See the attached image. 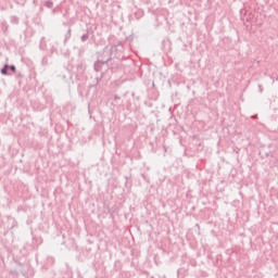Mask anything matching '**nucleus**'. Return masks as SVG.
I'll return each mask as SVG.
<instances>
[{
	"label": "nucleus",
	"mask_w": 278,
	"mask_h": 278,
	"mask_svg": "<svg viewBox=\"0 0 278 278\" xmlns=\"http://www.w3.org/2000/svg\"><path fill=\"white\" fill-rule=\"evenodd\" d=\"M2 75H7L8 74V67H4L2 71H1Z\"/></svg>",
	"instance_id": "1"
},
{
	"label": "nucleus",
	"mask_w": 278,
	"mask_h": 278,
	"mask_svg": "<svg viewBox=\"0 0 278 278\" xmlns=\"http://www.w3.org/2000/svg\"><path fill=\"white\" fill-rule=\"evenodd\" d=\"M11 71H16V67L12 66V67H11Z\"/></svg>",
	"instance_id": "2"
}]
</instances>
